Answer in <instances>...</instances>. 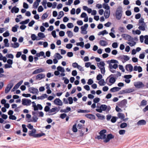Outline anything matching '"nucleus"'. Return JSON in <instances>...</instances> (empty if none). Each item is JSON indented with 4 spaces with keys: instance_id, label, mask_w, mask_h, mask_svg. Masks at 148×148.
<instances>
[{
    "instance_id": "864d4df0",
    "label": "nucleus",
    "mask_w": 148,
    "mask_h": 148,
    "mask_svg": "<svg viewBox=\"0 0 148 148\" xmlns=\"http://www.w3.org/2000/svg\"><path fill=\"white\" fill-rule=\"evenodd\" d=\"M0 60H3L4 62H5L7 61V58L5 56H0Z\"/></svg>"
},
{
    "instance_id": "dca6fc26",
    "label": "nucleus",
    "mask_w": 148,
    "mask_h": 148,
    "mask_svg": "<svg viewBox=\"0 0 148 148\" xmlns=\"http://www.w3.org/2000/svg\"><path fill=\"white\" fill-rule=\"evenodd\" d=\"M36 132L35 129H33L31 131L29 132V135L30 136H33L34 137H37V134H34Z\"/></svg>"
},
{
    "instance_id": "f03ea898",
    "label": "nucleus",
    "mask_w": 148,
    "mask_h": 148,
    "mask_svg": "<svg viewBox=\"0 0 148 148\" xmlns=\"http://www.w3.org/2000/svg\"><path fill=\"white\" fill-rule=\"evenodd\" d=\"M138 25L139 26V29L142 31L145 30L146 28L147 27V25L144 22V19L142 18L139 20Z\"/></svg>"
},
{
    "instance_id": "e2e57ef3",
    "label": "nucleus",
    "mask_w": 148,
    "mask_h": 148,
    "mask_svg": "<svg viewBox=\"0 0 148 148\" xmlns=\"http://www.w3.org/2000/svg\"><path fill=\"white\" fill-rule=\"evenodd\" d=\"M144 38L145 39V43L147 45H148V35L145 36Z\"/></svg>"
},
{
    "instance_id": "1a4fd4ad",
    "label": "nucleus",
    "mask_w": 148,
    "mask_h": 148,
    "mask_svg": "<svg viewBox=\"0 0 148 148\" xmlns=\"http://www.w3.org/2000/svg\"><path fill=\"white\" fill-rule=\"evenodd\" d=\"M88 26V25L87 24H86L84 26H81V33L83 34H87V32L86 30Z\"/></svg>"
},
{
    "instance_id": "2eb2a0df",
    "label": "nucleus",
    "mask_w": 148,
    "mask_h": 148,
    "mask_svg": "<svg viewBox=\"0 0 148 148\" xmlns=\"http://www.w3.org/2000/svg\"><path fill=\"white\" fill-rule=\"evenodd\" d=\"M121 36L122 38H124L125 39L129 41H131L133 40V38L130 35L127 34H122L121 35Z\"/></svg>"
},
{
    "instance_id": "6e6d98bb",
    "label": "nucleus",
    "mask_w": 148,
    "mask_h": 148,
    "mask_svg": "<svg viewBox=\"0 0 148 148\" xmlns=\"http://www.w3.org/2000/svg\"><path fill=\"white\" fill-rule=\"evenodd\" d=\"M119 106L117 105H116V108H115V110L117 112H121L122 111V109L119 108Z\"/></svg>"
},
{
    "instance_id": "052dcab7",
    "label": "nucleus",
    "mask_w": 148,
    "mask_h": 148,
    "mask_svg": "<svg viewBox=\"0 0 148 148\" xmlns=\"http://www.w3.org/2000/svg\"><path fill=\"white\" fill-rule=\"evenodd\" d=\"M37 79V75L33 77L32 79H30L29 82L31 83H32L33 82L34 80H36Z\"/></svg>"
},
{
    "instance_id": "a211bd4d",
    "label": "nucleus",
    "mask_w": 148,
    "mask_h": 148,
    "mask_svg": "<svg viewBox=\"0 0 148 148\" xmlns=\"http://www.w3.org/2000/svg\"><path fill=\"white\" fill-rule=\"evenodd\" d=\"M146 121L144 119H142L139 120L137 123V125L138 126L143 125H146Z\"/></svg>"
},
{
    "instance_id": "de8ad7c7",
    "label": "nucleus",
    "mask_w": 148,
    "mask_h": 148,
    "mask_svg": "<svg viewBox=\"0 0 148 148\" xmlns=\"http://www.w3.org/2000/svg\"><path fill=\"white\" fill-rule=\"evenodd\" d=\"M68 99L69 101L68 103H69L70 104H71L73 103V99L72 97H69Z\"/></svg>"
},
{
    "instance_id": "c03bdc74",
    "label": "nucleus",
    "mask_w": 148,
    "mask_h": 148,
    "mask_svg": "<svg viewBox=\"0 0 148 148\" xmlns=\"http://www.w3.org/2000/svg\"><path fill=\"white\" fill-rule=\"evenodd\" d=\"M103 76L101 74L99 73L96 77V79L98 81H100L101 79H102Z\"/></svg>"
},
{
    "instance_id": "ddd939ff",
    "label": "nucleus",
    "mask_w": 148,
    "mask_h": 148,
    "mask_svg": "<svg viewBox=\"0 0 148 148\" xmlns=\"http://www.w3.org/2000/svg\"><path fill=\"white\" fill-rule=\"evenodd\" d=\"M13 86V84L12 82L9 83L6 87L5 89V92L8 93Z\"/></svg>"
},
{
    "instance_id": "338daca9",
    "label": "nucleus",
    "mask_w": 148,
    "mask_h": 148,
    "mask_svg": "<svg viewBox=\"0 0 148 148\" xmlns=\"http://www.w3.org/2000/svg\"><path fill=\"white\" fill-rule=\"evenodd\" d=\"M46 76L47 77L50 78L51 77H53L54 76V74H52L51 73L48 72L47 73Z\"/></svg>"
},
{
    "instance_id": "5701e85b",
    "label": "nucleus",
    "mask_w": 148,
    "mask_h": 148,
    "mask_svg": "<svg viewBox=\"0 0 148 148\" xmlns=\"http://www.w3.org/2000/svg\"><path fill=\"white\" fill-rule=\"evenodd\" d=\"M48 96L46 94H43L41 96L38 97V100H42L46 98H47Z\"/></svg>"
},
{
    "instance_id": "f3484780",
    "label": "nucleus",
    "mask_w": 148,
    "mask_h": 148,
    "mask_svg": "<svg viewBox=\"0 0 148 148\" xmlns=\"http://www.w3.org/2000/svg\"><path fill=\"white\" fill-rule=\"evenodd\" d=\"M86 117L91 120H95L96 117L94 115L92 114H86L85 115Z\"/></svg>"
},
{
    "instance_id": "20e7f679",
    "label": "nucleus",
    "mask_w": 148,
    "mask_h": 148,
    "mask_svg": "<svg viewBox=\"0 0 148 148\" xmlns=\"http://www.w3.org/2000/svg\"><path fill=\"white\" fill-rule=\"evenodd\" d=\"M114 138V136L111 133H110L106 134L105 137H104L102 140L105 143L109 142L111 140L113 139Z\"/></svg>"
},
{
    "instance_id": "4c0bfd02",
    "label": "nucleus",
    "mask_w": 148,
    "mask_h": 148,
    "mask_svg": "<svg viewBox=\"0 0 148 148\" xmlns=\"http://www.w3.org/2000/svg\"><path fill=\"white\" fill-rule=\"evenodd\" d=\"M23 81L22 80L19 82L18 83L15 85L14 86V87L15 88L17 89L21 85V84L23 83Z\"/></svg>"
},
{
    "instance_id": "0e129e2a",
    "label": "nucleus",
    "mask_w": 148,
    "mask_h": 148,
    "mask_svg": "<svg viewBox=\"0 0 148 148\" xmlns=\"http://www.w3.org/2000/svg\"><path fill=\"white\" fill-rule=\"evenodd\" d=\"M112 116L110 114H108L106 116V119L107 121H109L111 119Z\"/></svg>"
},
{
    "instance_id": "bb28decb",
    "label": "nucleus",
    "mask_w": 148,
    "mask_h": 148,
    "mask_svg": "<svg viewBox=\"0 0 148 148\" xmlns=\"http://www.w3.org/2000/svg\"><path fill=\"white\" fill-rule=\"evenodd\" d=\"M104 14L106 18H108L109 17L110 15V10H106Z\"/></svg>"
},
{
    "instance_id": "a878e982",
    "label": "nucleus",
    "mask_w": 148,
    "mask_h": 148,
    "mask_svg": "<svg viewBox=\"0 0 148 148\" xmlns=\"http://www.w3.org/2000/svg\"><path fill=\"white\" fill-rule=\"evenodd\" d=\"M77 124L76 123H75L73 126L72 130L73 132L76 133L78 131V130L77 128Z\"/></svg>"
},
{
    "instance_id": "58836bf2",
    "label": "nucleus",
    "mask_w": 148,
    "mask_h": 148,
    "mask_svg": "<svg viewBox=\"0 0 148 148\" xmlns=\"http://www.w3.org/2000/svg\"><path fill=\"white\" fill-rule=\"evenodd\" d=\"M100 98H99L98 97H96L93 100V102L94 103H97V104H100L99 103H98V102L100 101Z\"/></svg>"
},
{
    "instance_id": "423d86ee",
    "label": "nucleus",
    "mask_w": 148,
    "mask_h": 148,
    "mask_svg": "<svg viewBox=\"0 0 148 148\" xmlns=\"http://www.w3.org/2000/svg\"><path fill=\"white\" fill-rule=\"evenodd\" d=\"M122 8L121 7L118 8L116 10V18L118 19H120L122 15Z\"/></svg>"
},
{
    "instance_id": "393cba45",
    "label": "nucleus",
    "mask_w": 148,
    "mask_h": 148,
    "mask_svg": "<svg viewBox=\"0 0 148 148\" xmlns=\"http://www.w3.org/2000/svg\"><path fill=\"white\" fill-rule=\"evenodd\" d=\"M45 76V74L41 73L38 74V79L41 80L44 78Z\"/></svg>"
},
{
    "instance_id": "4468645a",
    "label": "nucleus",
    "mask_w": 148,
    "mask_h": 148,
    "mask_svg": "<svg viewBox=\"0 0 148 148\" xmlns=\"http://www.w3.org/2000/svg\"><path fill=\"white\" fill-rule=\"evenodd\" d=\"M54 103L57 105L62 106V101L59 98H56L53 101Z\"/></svg>"
},
{
    "instance_id": "7c9ffc66",
    "label": "nucleus",
    "mask_w": 148,
    "mask_h": 148,
    "mask_svg": "<svg viewBox=\"0 0 148 148\" xmlns=\"http://www.w3.org/2000/svg\"><path fill=\"white\" fill-rule=\"evenodd\" d=\"M117 116H118V118L121 119H122L125 117L124 114L123 113L121 112L118 113L117 114Z\"/></svg>"
},
{
    "instance_id": "79ce46f5",
    "label": "nucleus",
    "mask_w": 148,
    "mask_h": 148,
    "mask_svg": "<svg viewBox=\"0 0 148 148\" xmlns=\"http://www.w3.org/2000/svg\"><path fill=\"white\" fill-rule=\"evenodd\" d=\"M68 37L71 38L73 36V32L70 31H67L66 33Z\"/></svg>"
},
{
    "instance_id": "aec40b11",
    "label": "nucleus",
    "mask_w": 148,
    "mask_h": 148,
    "mask_svg": "<svg viewBox=\"0 0 148 148\" xmlns=\"http://www.w3.org/2000/svg\"><path fill=\"white\" fill-rule=\"evenodd\" d=\"M121 88V87H119L116 86L114 87L111 88L110 90V91L111 92H115L119 91Z\"/></svg>"
},
{
    "instance_id": "2f4dec72",
    "label": "nucleus",
    "mask_w": 148,
    "mask_h": 148,
    "mask_svg": "<svg viewBox=\"0 0 148 148\" xmlns=\"http://www.w3.org/2000/svg\"><path fill=\"white\" fill-rule=\"evenodd\" d=\"M107 63H110V64H115V63H118V62L117 60H114V59H112L110 60H108L107 62Z\"/></svg>"
},
{
    "instance_id": "4d7b16f0",
    "label": "nucleus",
    "mask_w": 148,
    "mask_h": 148,
    "mask_svg": "<svg viewBox=\"0 0 148 148\" xmlns=\"http://www.w3.org/2000/svg\"><path fill=\"white\" fill-rule=\"evenodd\" d=\"M94 83L93 80L92 79H88V81L87 82V84L88 85H91Z\"/></svg>"
},
{
    "instance_id": "f704fd0d",
    "label": "nucleus",
    "mask_w": 148,
    "mask_h": 148,
    "mask_svg": "<svg viewBox=\"0 0 148 148\" xmlns=\"http://www.w3.org/2000/svg\"><path fill=\"white\" fill-rule=\"evenodd\" d=\"M103 8L106 10H110V7L108 5L105 3H104L103 4Z\"/></svg>"
},
{
    "instance_id": "b1692460",
    "label": "nucleus",
    "mask_w": 148,
    "mask_h": 148,
    "mask_svg": "<svg viewBox=\"0 0 148 148\" xmlns=\"http://www.w3.org/2000/svg\"><path fill=\"white\" fill-rule=\"evenodd\" d=\"M97 66L99 69L105 67V63L103 61H101L99 63H97Z\"/></svg>"
},
{
    "instance_id": "6e6552de",
    "label": "nucleus",
    "mask_w": 148,
    "mask_h": 148,
    "mask_svg": "<svg viewBox=\"0 0 148 148\" xmlns=\"http://www.w3.org/2000/svg\"><path fill=\"white\" fill-rule=\"evenodd\" d=\"M134 85L136 88L138 89L143 88L145 86V85L142 82L140 81L134 82Z\"/></svg>"
},
{
    "instance_id": "473e14b6",
    "label": "nucleus",
    "mask_w": 148,
    "mask_h": 148,
    "mask_svg": "<svg viewBox=\"0 0 148 148\" xmlns=\"http://www.w3.org/2000/svg\"><path fill=\"white\" fill-rule=\"evenodd\" d=\"M118 119V118L117 116H112V117L110 120V121L112 123H114L116 122Z\"/></svg>"
},
{
    "instance_id": "13d9d810",
    "label": "nucleus",
    "mask_w": 148,
    "mask_h": 148,
    "mask_svg": "<svg viewBox=\"0 0 148 148\" xmlns=\"http://www.w3.org/2000/svg\"><path fill=\"white\" fill-rule=\"evenodd\" d=\"M45 135L46 134L45 133H43L42 131H41V133H38V138H39L42 136H45Z\"/></svg>"
},
{
    "instance_id": "39448f33",
    "label": "nucleus",
    "mask_w": 148,
    "mask_h": 148,
    "mask_svg": "<svg viewBox=\"0 0 148 148\" xmlns=\"http://www.w3.org/2000/svg\"><path fill=\"white\" fill-rule=\"evenodd\" d=\"M108 78H109V82L110 84H107L109 86H111L112 84H114L117 79L116 77L113 74H111L108 77Z\"/></svg>"
},
{
    "instance_id": "09e8293b",
    "label": "nucleus",
    "mask_w": 148,
    "mask_h": 148,
    "mask_svg": "<svg viewBox=\"0 0 148 148\" xmlns=\"http://www.w3.org/2000/svg\"><path fill=\"white\" fill-rule=\"evenodd\" d=\"M5 43V47H8L9 45V44L8 43V40L7 39H5L3 40Z\"/></svg>"
},
{
    "instance_id": "c9c22d12",
    "label": "nucleus",
    "mask_w": 148,
    "mask_h": 148,
    "mask_svg": "<svg viewBox=\"0 0 148 148\" xmlns=\"http://www.w3.org/2000/svg\"><path fill=\"white\" fill-rule=\"evenodd\" d=\"M127 123L123 122L121 123L120 125V126L121 128L123 129L127 127Z\"/></svg>"
},
{
    "instance_id": "c756f323",
    "label": "nucleus",
    "mask_w": 148,
    "mask_h": 148,
    "mask_svg": "<svg viewBox=\"0 0 148 148\" xmlns=\"http://www.w3.org/2000/svg\"><path fill=\"white\" fill-rule=\"evenodd\" d=\"M57 69L59 72H61V73H64L65 72L64 68L60 66L57 67Z\"/></svg>"
},
{
    "instance_id": "603ef678",
    "label": "nucleus",
    "mask_w": 148,
    "mask_h": 148,
    "mask_svg": "<svg viewBox=\"0 0 148 148\" xmlns=\"http://www.w3.org/2000/svg\"><path fill=\"white\" fill-rule=\"evenodd\" d=\"M67 116V114L66 113H63L60 114V118L62 119H64Z\"/></svg>"
},
{
    "instance_id": "9d476101",
    "label": "nucleus",
    "mask_w": 148,
    "mask_h": 148,
    "mask_svg": "<svg viewBox=\"0 0 148 148\" xmlns=\"http://www.w3.org/2000/svg\"><path fill=\"white\" fill-rule=\"evenodd\" d=\"M31 101L30 100L25 98L22 99V104L24 106H29L31 105Z\"/></svg>"
},
{
    "instance_id": "cd10ccee",
    "label": "nucleus",
    "mask_w": 148,
    "mask_h": 148,
    "mask_svg": "<svg viewBox=\"0 0 148 148\" xmlns=\"http://www.w3.org/2000/svg\"><path fill=\"white\" fill-rule=\"evenodd\" d=\"M19 10V9L18 8H16V6H14L12 8L11 10V12L13 13L14 12L15 13H18Z\"/></svg>"
},
{
    "instance_id": "4be33fe9",
    "label": "nucleus",
    "mask_w": 148,
    "mask_h": 148,
    "mask_svg": "<svg viewBox=\"0 0 148 148\" xmlns=\"http://www.w3.org/2000/svg\"><path fill=\"white\" fill-rule=\"evenodd\" d=\"M96 115L99 119L100 120H103L105 119V116L101 114L97 113Z\"/></svg>"
},
{
    "instance_id": "5fc2aeb1",
    "label": "nucleus",
    "mask_w": 148,
    "mask_h": 148,
    "mask_svg": "<svg viewBox=\"0 0 148 148\" xmlns=\"http://www.w3.org/2000/svg\"><path fill=\"white\" fill-rule=\"evenodd\" d=\"M38 36L41 38H44L45 36L44 34L42 32H39L38 34Z\"/></svg>"
},
{
    "instance_id": "0eeeda50",
    "label": "nucleus",
    "mask_w": 148,
    "mask_h": 148,
    "mask_svg": "<svg viewBox=\"0 0 148 148\" xmlns=\"http://www.w3.org/2000/svg\"><path fill=\"white\" fill-rule=\"evenodd\" d=\"M119 60H121L123 63L128 61L130 59L129 56H118L117 58Z\"/></svg>"
},
{
    "instance_id": "37998d69",
    "label": "nucleus",
    "mask_w": 148,
    "mask_h": 148,
    "mask_svg": "<svg viewBox=\"0 0 148 148\" xmlns=\"http://www.w3.org/2000/svg\"><path fill=\"white\" fill-rule=\"evenodd\" d=\"M19 27L17 25H16L12 27V31L14 32H16L17 31V29Z\"/></svg>"
},
{
    "instance_id": "e433bc0d",
    "label": "nucleus",
    "mask_w": 148,
    "mask_h": 148,
    "mask_svg": "<svg viewBox=\"0 0 148 148\" xmlns=\"http://www.w3.org/2000/svg\"><path fill=\"white\" fill-rule=\"evenodd\" d=\"M99 44L102 46H106L107 45L108 43L105 41L101 40L100 41Z\"/></svg>"
},
{
    "instance_id": "8fccbe9b",
    "label": "nucleus",
    "mask_w": 148,
    "mask_h": 148,
    "mask_svg": "<svg viewBox=\"0 0 148 148\" xmlns=\"http://www.w3.org/2000/svg\"><path fill=\"white\" fill-rule=\"evenodd\" d=\"M44 113L42 111H38V116L39 117H43L44 116Z\"/></svg>"
},
{
    "instance_id": "412c9836",
    "label": "nucleus",
    "mask_w": 148,
    "mask_h": 148,
    "mask_svg": "<svg viewBox=\"0 0 148 148\" xmlns=\"http://www.w3.org/2000/svg\"><path fill=\"white\" fill-rule=\"evenodd\" d=\"M28 90L30 93L33 94H37V89L33 87H30L29 88Z\"/></svg>"
},
{
    "instance_id": "3c124183",
    "label": "nucleus",
    "mask_w": 148,
    "mask_h": 148,
    "mask_svg": "<svg viewBox=\"0 0 148 148\" xmlns=\"http://www.w3.org/2000/svg\"><path fill=\"white\" fill-rule=\"evenodd\" d=\"M132 33L134 34H138L139 35L141 33V32L140 31V30H137L136 31L135 30H132Z\"/></svg>"
},
{
    "instance_id": "a18cd8bd",
    "label": "nucleus",
    "mask_w": 148,
    "mask_h": 148,
    "mask_svg": "<svg viewBox=\"0 0 148 148\" xmlns=\"http://www.w3.org/2000/svg\"><path fill=\"white\" fill-rule=\"evenodd\" d=\"M128 68L129 71L131 72H132L133 70V67L132 65L131 64H128Z\"/></svg>"
},
{
    "instance_id": "ea45409f",
    "label": "nucleus",
    "mask_w": 148,
    "mask_h": 148,
    "mask_svg": "<svg viewBox=\"0 0 148 148\" xmlns=\"http://www.w3.org/2000/svg\"><path fill=\"white\" fill-rule=\"evenodd\" d=\"M108 34V32H107L106 30H104L101 32H100L98 34V36H100L101 35H104L105 34Z\"/></svg>"
},
{
    "instance_id": "680f3d73",
    "label": "nucleus",
    "mask_w": 148,
    "mask_h": 148,
    "mask_svg": "<svg viewBox=\"0 0 148 148\" xmlns=\"http://www.w3.org/2000/svg\"><path fill=\"white\" fill-rule=\"evenodd\" d=\"M32 107L34 108V110H37V105H36V103L34 101L32 102Z\"/></svg>"
},
{
    "instance_id": "c85d7f7f",
    "label": "nucleus",
    "mask_w": 148,
    "mask_h": 148,
    "mask_svg": "<svg viewBox=\"0 0 148 148\" xmlns=\"http://www.w3.org/2000/svg\"><path fill=\"white\" fill-rule=\"evenodd\" d=\"M78 113H88L90 112V111L89 110H84L82 109H78L77 110Z\"/></svg>"
},
{
    "instance_id": "9b49d317",
    "label": "nucleus",
    "mask_w": 148,
    "mask_h": 148,
    "mask_svg": "<svg viewBox=\"0 0 148 148\" xmlns=\"http://www.w3.org/2000/svg\"><path fill=\"white\" fill-rule=\"evenodd\" d=\"M127 103V100L126 99H124L120 101H119L117 103V105L121 108H122L123 106H124Z\"/></svg>"
},
{
    "instance_id": "69168bd1",
    "label": "nucleus",
    "mask_w": 148,
    "mask_h": 148,
    "mask_svg": "<svg viewBox=\"0 0 148 148\" xmlns=\"http://www.w3.org/2000/svg\"><path fill=\"white\" fill-rule=\"evenodd\" d=\"M119 68L120 70H121L122 72H124L125 71V70L123 67V65H119Z\"/></svg>"
},
{
    "instance_id": "49530a36",
    "label": "nucleus",
    "mask_w": 148,
    "mask_h": 148,
    "mask_svg": "<svg viewBox=\"0 0 148 148\" xmlns=\"http://www.w3.org/2000/svg\"><path fill=\"white\" fill-rule=\"evenodd\" d=\"M130 41V42H128L127 43L131 47L134 46L136 44V42L133 41V40H132V41Z\"/></svg>"
},
{
    "instance_id": "774afa93",
    "label": "nucleus",
    "mask_w": 148,
    "mask_h": 148,
    "mask_svg": "<svg viewBox=\"0 0 148 148\" xmlns=\"http://www.w3.org/2000/svg\"><path fill=\"white\" fill-rule=\"evenodd\" d=\"M77 72L75 70H73L71 73L72 75L73 76H75L77 74Z\"/></svg>"
},
{
    "instance_id": "7ed1b4c3",
    "label": "nucleus",
    "mask_w": 148,
    "mask_h": 148,
    "mask_svg": "<svg viewBox=\"0 0 148 148\" xmlns=\"http://www.w3.org/2000/svg\"><path fill=\"white\" fill-rule=\"evenodd\" d=\"M106 133L107 130L106 129H103L101 130L99 133V135H97L96 137H95V139H97L98 140H102L106 136Z\"/></svg>"
},
{
    "instance_id": "a19ab883",
    "label": "nucleus",
    "mask_w": 148,
    "mask_h": 148,
    "mask_svg": "<svg viewBox=\"0 0 148 148\" xmlns=\"http://www.w3.org/2000/svg\"><path fill=\"white\" fill-rule=\"evenodd\" d=\"M147 104V101L145 99L143 100L141 102L140 106H145Z\"/></svg>"
},
{
    "instance_id": "bf43d9fd",
    "label": "nucleus",
    "mask_w": 148,
    "mask_h": 148,
    "mask_svg": "<svg viewBox=\"0 0 148 148\" xmlns=\"http://www.w3.org/2000/svg\"><path fill=\"white\" fill-rule=\"evenodd\" d=\"M125 132L124 130H119V133L120 135H123L125 133Z\"/></svg>"
},
{
    "instance_id": "72a5a7b5",
    "label": "nucleus",
    "mask_w": 148,
    "mask_h": 148,
    "mask_svg": "<svg viewBox=\"0 0 148 148\" xmlns=\"http://www.w3.org/2000/svg\"><path fill=\"white\" fill-rule=\"evenodd\" d=\"M98 82L99 84L101 86H104L106 83L105 82L104 79H101Z\"/></svg>"
},
{
    "instance_id": "6ab92c4d",
    "label": "nucleus",
    "mask_w": 148,
    "mask_h": 148,
    "mask_svg": "<svg viewBox=\"0 0 148 148\" xmlns=\"http://www.w3.org/2000/svg\"><path fill=\"white\" fill-rule=\"evenodd\" d=\"M60 107H58V108L57 107H55L52 108L51 109L50 113H51L55 112L53 114H56L57 112H58L59 111L60 108Z\"/></svg>"
},
{
    "instance_id": "f8f14e48",
    "label": "nucleus",
    "mask_w": 148,
    "mask_h": 148,
    "mask_svg": "<svg viewBox=\"0 0 148 148\" xmlns=\"http://www.w3.org/2000/svg\"><path fill=\"white\" fill-rule=\"evenodd\" d=\"M44 110V111L47 113L45 114L46 116H51L53 114L50 113V107L45 106Z\"/></svg>"
},
{
    "instance_id": "f257e3e1",
    "label": "nucleus",
    "mask_w": 148,
    "mask_h": 148,
    "mask_svg": "<svg viewBox=\"0 0 148 148\" xmlns=\"http://www.w3.org/2000/svg\"><path fill=\"white\" fill-rule=\"evenodd\" d=\"M97 108L96 109V111L99 113H102L103 111H105L106 113H108L109 111L111 109L110 106H107L105 104H101L100 106H97Z\"/></svg>"
}]
</instances>
